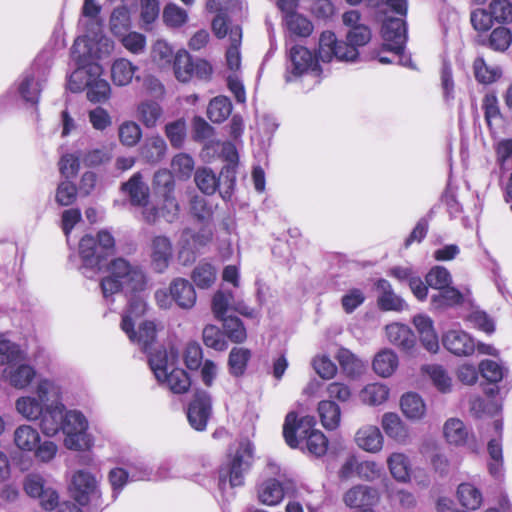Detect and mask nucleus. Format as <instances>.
Masks as SVG:
<instances>
[{
	"mask_svg": "<svg viewBox=\"0 0 512 512\" xmlns=\"http://www.w3.org/2000/svg\"><path fill=\"white\" fill-rule=\"evenodd\" d=\"M62 389L53 380H38L34 394L21 396L15 401L16 412L29 422H39L41 432L47 437L57 434L61 417Z\"/></svg>",
	"mask_w": 512,
	"mask_h": 512,
	"instance_id": "f257e3e1",
	"label": "nucleus"
},
{
	"mask_svg": "<svg viewBox=\"0 0 512 512\" xmlns=\"http://www.w3.org/2000/svg\"><path fill=\"white\" fill-rule=\"evenodd\" d=\"M106 270L108 274L100 283L106 299L121 291H141L146 285V276L142 268L125 258L118 257L111 260Z\"/></svg>",
	"mask_w": 512,
	"mask_h": 512,
	"instance_id": "f03ea898",
	"label": "nucleus"
},
{
	"mask_svg": "<svg viewBox=\"0 0 512 512\" xmlns=\"http://www.w3.org/2000/svg\"><path fill=\"white\" fill-rule=\"evenodd\" d=\"M177 361L178 352L174 348L158 350L149 356V366L156 380L173 393L182 394L189 390L191 380L183 369L175 368Z\"/></svg>",
	"mask_w": 512,
	"mask_h": 512,
	"instance_id": "7ed1b4c3",
	"label": "nucleus"
},
{
	"mask_svg": "<svg viewBox=\"0 0 512 512\" xmlns=\"http://www.w3.org/2000/svg\"><path fill=\"white\" fill-rule=\"evenodd\" d=\"M103 68L98 62L82 64L72 72L68 87L72 92L87 90V98L93 103H104L110 99L111 86L102 77Z\"/></svg>",
	"mask_w": 512,
	"mask_h": 512,
	"instance_id": "20e7f679",
	"label": "nucleus"
},
{
	"mask_svg": "<svg viewBox=\"0 0 512 512\" xmlns=\"http://www.w3.org/2000/svg\"><path fill=\"white\" fill-rule=\"evenodd\" d=\"M114 247V238L108 231H100L97 238L84 236L79 242L80 272L87 278H93L102 269L106 256L114 252Z\"/></svg>",
	"mask_w": 512,
	"mask_h": 512,
	"instance_id": "39448f33",
	"label": "nucleus"
},
{
	"mask_svg": "<svg viewBox=\"0 0 512 512\" xmlns=\"http://www.w3.org/2000/svg\"><path fill=\"white\" fill-rule=\"evenodd\" d=\"M114 42L102 34L99 29H88L86 34L78 37L72 47V56L77 66L90 64L112 54Z\"/></svg>",
	"mask_w": 512,
	"mask_h": 512,
	"instance_id": "423d86ee",
	"label": "nucleus"
},
{
	"mask_svg": "<svg viewBox=\"0 0 512 512\" xmlns=\"http://www.w3.org/2000/svg\"><path fill=\"white\" fill-rule=\"evenodd\" d=\"M57 422V433L60 430L64 433V445L67 449L80 451L90 447L91 440L87 433L88 421L81 412L65 411V406L61 402V417Z\"/></svg>",
	"mask_w": 512,
	"mask_h": 512,
	"instance_id": "0eeeda50",
	"label": "nucleus"
},
{
	"mask_svg": "<svg viewBox=\"0 0 512 512\" xmlns=\"http://www.w3.org/2000/svg\"><path fill=\"white\" fill-rule=\"evenodd\" d=\"M252 460L253 445L247 440L239 442L229 463L220 470V488L225 489L227 485L231 488L243 485L244 473L250 468Z\"/></svg>",
	"mask_w": 512,
	"mask_h": 512,
	"instance_id": "6e6552de",
	"label": "nucleus"
},
{
	"mask_svg": "<svg viewBox=\"0 0 512 512\" xmlns=\"http://www.w3.org/2000/svg\"><path fill=\"white\" fill-rule=\"evenodd\" d=\"M155 301L161 309H171L175 303L183 310H190L196 304V291L193 285L184 278H175L168 289H158L155 292Z\"/></svg>",
	"mask_w": 512,
	"mask_h": 512,
	"instance_id": "1a4fd4ad",
	"label": "nucleus"
},
{
	"mask_svg": "<svg viewBox=\"0 0 512 512\" xmlns=\"http://www.w3.org/2000/svg\"><path fill=\"white\" fill-rule=\"evenodd\" d=\"M383 38V49L394 52L399 58L400 65L410 66L411 59L402 54L407 40L406 23L401 18L386 19L381 29Z\"/></svg>",
	"mask_w": 512,
	"mask_h": 512,
	"instance_id": "9d476101",
	"label": "nucleus"
},
{
	"mask_svg": "<svg viewBox=\"0 0 512 512\" xmlns=\"http://www.w3.org/2000/svg\"><path fill=\"white\" fill-rule=\"evenodd\" d=\"M358 50L337 39L332 31H324L319 37L318 59L324 63L333 60L353 62L358 57Z\"/></svg>",
	"mask_w": 512,
	"mask_h": 512,
	"instance_id": "9b49d317",
	"label": "nucleus"
},
{
	"mask_svg": "<svg viewBox=\"0 0 512 512\" xmlns=\"http://www.w3.org/2000/svg\"><path fill=\"white\" fill-rule=\"evenodd\" d=\"M315 424L313 416H304L297 420L295 412L288 413L283 426V436L286 443L291 448L304 450V442L312 432L317 430L314 428Z\"/></svg>",
	"mask_w": 512,
	"mask_h": 512,
	"instance_id": "f8f14e48",
	"label": "nucleus"
},
{
	"mask_svg": "<svg viewBox=\"0 0 512 512\" xmlns=\"http://www.w3.org/2000/svg\"><path fill=\"white\" fill-rule=\"evenodd\" d=\"M212 241V232L209 229H200L194 232L190 228L181 231L177 245L179 259L186 264L195 259L196 252Z\"/></svg>",
	"mask_w": 512,
	"mask_h": 512,
	"instance_id": "ddd939ff",
	"label": "nucleus"
},
{
	"mask_svg": "<svg viewBox=\"0 0 512 512\" xmlns=\"http://www.w3.org/2000/svg\"><path fill=\"white\" fill-rule=\"evenodd\" d=\"M288 58L289 65L287 67L286 74L287 81H292L293 78L308 72L319 75L320 70L317 58L306 47L301 45H295L291 47L289 50Z\"/></svg>",
	"mask_w": 512,
	"mask_h": 512,
	"instance_id": "4468645a",
	"label": "nucleus"
},
{
	"mask_svg": "<svg viewBox=\"0 0 512 512\" xmlns=\"http://www.w3.org/2000/svg\"><path fill=\"white\" fill-rule=\"evenodd\" d=\"M69 490L75 501L83 506L99 496L98 481L93 474L83 469L72 474Z\"/></svg>",
	"mask_w": 512,
	"mask_h": 512,
	"instance_id": "2eb2a0df",
	"label": "nucleus"
},
{
	"mask_svg": "<svg viewBox=\"0 0 512 512\" xmlns=\"http://www.w3.org/2000/svg\"><path fill=\"white\" fill-rule=\"evenodd\" d=\"M157 204H150L142 210L143 220L147 223H155L157 219L163 218L171 223L175 221L179 213V204L173 194L157 195Z\"/></svg>",
	"mask_w": 512,
	"mask_h": 512,
	"instance_id": "dca6fc26",
	"label": "nucleus"
},
{
	"mask_svg": "<svg viewBox=\"0 0 512 512\" xmlns=\"http://www.w3.org/2000/svg\"><path fill=\"white\" fill-rule=\"evenodd\" d=\"M379 499L377 489L361 484L351 487L343 495V502L347 507L364 512H374L371 508L379 502Z\"/></svg>",
	"mask_w": 512,
	"mask_h": 512,
	"instance_id": "f3484780",
	"label": "nucleus"
},
{
	"mask_svg": "<svg viewBox=\"0 0 512 512\" xmlns=\"http://www.w3.org/2000/svg\"><path fill=\"white\" fill-rule=\"evenodd\" d=\"M149 257L153 270L157 273H164L173 258L171 239L164 235L152 237L149 244Z\"/></svg>",
	"mask_w": 512,
	"mask_h": 512,
	"instance_id": "a211bd4d",
	"label": "nucleus"
},
{
	"mask_svg": "<svg viewBox=\"0 0 512 512\" xmlns=\"http://www.w3.org/2000/svg\"><path fill=\"white\" fill-rule=\"evenodd\" d=\"M211 413L212 403L210 395L203 391L197 392L187 411L190 425L197 431L205 430Z\"/></svg>",
	"mask_w": 512,
	"mask_h": 512,
	"instance_id": "6ab92c4d",
	"label": "nucleus"
},
{
	"mask_svg": "<svg viewBox=\"0 0 512 512\" xmlns=\"http://www.w3.org/2000/svg\"><path fill=\"white\" fill-rule=\"evenodd\" d=\"M495 437L491 438L487 444L489 454L488 470L492 477L500 479L504 475V459L502 449V429L501 420H495L493 423Z\"/></svg>",
	"mask_w": 512,
	"mask_h": 512,
	"instance_id": "aec40b11",
	"label": "nucleus"
},
{
	"mask_svg": "<svg viewBox=\"0 0 512 512\" xmlns=\"http://www.w3.org/2000/svg\"><path fill=\"white\" fill-rule=\"evenodd\" d=\"M45 71L38 64H34L21 77L18 92L23 100L35 104L38 102Z\"/></svg>",
	"mask_w": 512,
	"mask_h": 512,
	"instance_id": "412c9836",
	"label": "nucleus"
},
{
	"mask_svg": "<svg viewBox=\"0 0 512 512\" xmlns=\"http://www.w3.org/2000/svg\"><path fill=\"white\" fill-rule=\"evenodd\" d=\"M381 427L386 436L397 444L406 446L411 443L410 429L397 413H384L381 418Z\"/></svg>",
	"mask_w": 512,
	"mask_h": 512,
	"instance_id": "4be33fe9",
	"label": "nucleus"
},
{
	"mask_svg": "<svg viewBox=\"0 0 512 512\" xmlns=\"http://www.w3.org/2000/svg\"><path fill=\"white\" fill-rule=\"evenodd\" d=\"M354 442L361 450L377 454L383 449L384 436L376 425L365 424L355 432Z\"/></svg>",
	"mask_w": 512,
	"mask_h": 512,
	"instance_id": "5701e85b",
	"label": "nucleus"
},
{
	"mask_svg": "<svg viewBox=\"0 0 512 512\" xmlns=\"http://www.w3.org/2000/svg\"><path fill=\"white\" fill-rule=\"evenodd\" d=\"M442 343L449 352L456 356H469L476 348L471 336L459 329L447 331L442 337Z\"/></svg>",
	"mask_w": 512,
	"mask_h": 512,
	"instance_id": "b1692460",
	"label": "nucleus"
},
{
	"mask_svg": "<svg viewBox=\"0 0 512 512\" xmlns=\"http://www.w3.org/2000/svg\"><path fill=\"white\" fill-rule=\"evenodd\" d=\"M388 341L399 347L404 352H411L416 345V338L413 331L406 324L391 323L385 327Z\"/></svg>",
	"mask_w": 512,
	"mask_h": 512,
	"instance_id": "393cba45",
	"label": "nucleus"
},
{
	"mask_svg": "<svg viewBox=\"0 0 512 512\" xmlns=\"http://www.w3.org/2000/svg\"><path fill=\"white\" fill-rule=\"evenodd\" d=\"M413 324L419 333L423 347L430 353H437L439 340L434 329L433 320L425 314H418L413 317Z\"/></svg>",
	"mask_w": 512,
	"mask_h": 512,
	"instance_id": "a878e982",
	"label": "nucleus"
},
{
	"mask_svg": "<svg viewBox=\"0 0 512 512\" xmlns=\"http://www.w3.org/2000/svg\"><path fill=\"white\" fill-rule=\"evenodd\" d=\"M386 465L391 477L398 483L407 484L411 481V462L404 452H393L388 455Z\"/></svg>",
	"mask_w": 512,
	"mask_h": 512,
	"instance_id": "bb28decb",
	"label": "nucleus"
},
{
	"mask_svg": "<svg viewBox=\"0 0 512 512\" xmlns=\"http://www.w3.org/2000/svg\"><path fill=\"white\" fill-rule=\"evenodd\" d=\"M128 478L133 481L150 480L151 471L143 464L135 466L133 470L126 471L123 468H114L109 473V481L114 492H119L126 484Z\"/></svg>",
	"mask_w": 512,
	"mask_h": 512,
	"instance_id": "cd10ccee",
	"label": "nucleus"
},
{
	"mask_svg": "<svg viewBox=\"0 0 512 512\" xmlns=\"http://www.w3.org/2000/svg\"><path fill=\"white\" fill-rule=\"evenodd\" d=\"M122 190L129 196L130 202L134 206L142 207V210L146 206L150 205L149 188L143 182L141 173L137 172L122 185Z\"/></svg>",
	"mask_w": 512,
	"mask_h": 512,
	"instance_id": "c85d7f7f",
	"label": "nucleus"
},
{
	"mask_svg": "<svg viewBox=\"0 0 512 512\" xmlns=\"http://www.w3.org/2000/svg\"><path fill=\"white\" fill-rule=\"evenodd\" d=\"M399 366L398 355L389 348L381 349L372 360V369L379 377H391Z\"/></svg>",
	"mask_w": 512,
	"mask_h": 512,
	"instance_id": "c756f323",
	"label": "nucleus"
},
{
	"mask_svg": "<svg viewBox=\"0 0 512 512\" xmlns=\"http://www.w3.org/2000/svg\"><path fill=\"white\" fill-rule=\"evenodd\" d=\"M167 144L159 135H151L146 137L140 147V157L147 163H159L165 156Z\"/></svg>",
	"mask_w": 512,
	"mask_h": 512,
	"instance_id": "7c9ffc66",
	"label": "nucleus"
},
{
	"mask_svg": "<svg viewBox=\"0 0 512 512\" xmlns=\"http://www.w3.org/2000/svg\"><path fill=\"white\" fill-rule=\"evenodd\" d=\"M135 117L144 127L154 128L163 117V109L154 100H143L136 106Z\"/></svg>",
	"mask_w": 512,
	"mask_h": 512,
	"instance_id": "2f4dec72",
	"label": "nucleus"
},
{
	"mask_svg": "<svg viewBox=\"0 0 512 512\" xmlns=\"http://www.w3.org/2000/svg\"><path fill=\"white\" fill-rule=\"evenodd\" d=\"M40 440L39 431L29 424L19 425L13 433V443L22 452H33Z\"/></svg>",
	"mask_w": 512,
	"mask_h": 512,
	"instance_id": "473e14b6",
	"label": "nucleus"
},
{
	"mask_svg": "<svg viewBox=\"0 0 512 512\" xmlns=\"http://www.w3.org/2000/svg\"><path fill=\"white\" fill-rule=\"evenodd\" d=\"M390 395V388L381 382H373L365 385L359 392L360 401L368 406H380L384 404Z\"/></svg>",
	"mask_w": 512,
	"mask_h": 512,
	"instance_id": "72a5a7b5",
	"label": "nucleus"
},
{
	"mask_svg": "<svg viewBox=\"0 0 512 512\" xmlns=\"http://www.w3.org/2000/svg\"><path fill=\"white\" fill-rule=\"evenodd\" d=\"M443 434L447 443L457 447L467 445L470 436L464 422L458 418H449L444 423Z\"/></svg>",
	"mask_w": 512,
	"mask_h": 512,
	"instance_id": "f704fd0d",
	"label": "nucleus"
},
{
	"mask_svg": "<svg viewBox=\"0 0 512 512\" xmlns=\"http://www.w3.org/2000/svg\"><path fill=\"white\" fill-rule=\"evenodd\" d=\"M317 413L322 426L327 430H335L341 423V409L332 400H321L317 405Z\"/></svg>",
	"mask_w": 512,
	"mask_h": 512,
	"instance_id": "c9c22d12",
	"label": "nucleus"
},
{
	"mask_svg": "<svg viewBox=\"0 0 512 512\" xmlns=\"http://www.w3.org/2000/svg\"><path fill=\"white\" fill-rule=\"evenodd\" d=\"M138 70L131 61L125 58L116 59L110 69L111 80L114 85L124 87L132 82V79Z\"/></svg>",
	"mask_w": 512,
	"mask_h": 512,
	"instance_id": "e433bc0d",
	"label": "nucleus"
},
{
	"mask_svg": "<svg viewBox=\"0 0 512 512\" xmlns=\"http://www.w3.org/2000/svg\"><path fill=\"white\" fill-rule=\"evenodd\" d=\"M377 289L379 290L378 305L382 310L401 311L405 307L404 300L396 295L392 290L391 284L385 280L380 279L377 282Z\"/></svg>",
	"mask_w": 512,
	"mask_h": 512,
	"instance_id": "4c0bfd02",
	"label": "nucleus"
},
{
	"mask_svg": "<svg viewBox=\"0 0 512 512\" xmlns=\"http://www.w3.org/2000/svg\"><path fill=\"white\" fill-rule=\"evenodd\" d=\"M259 501L267 506L279 504L284 497L282 484L276 479H267L257 488Z\"/></svg>",
	"mask_w": 512,
	"mask_h": 512,
	"instance_id": "58836bf2",
	"label": "nucleus"
},
{
	"mask_svg": "<svg viewBox=\"0 0 512 512\" xmlns=\"http://www.w3.org/2000/svg\"><path fill=\"white\" fill-rule=\"evenodd\" d=\"M343 372L350 378L360 377L366 369V363L346 348H340L336 354Z\"/></svg>",
	"mask_w": 512,
	"mask_h": 512,
	"instance_id": "ea45409f",
	"label": "nucleus"
},
{
	"mask_svg": "<svg viewBox=\"0 0 512 512\" xmlns=\"http://www.w3.org/2000/svg\"><path fill=\"white\" fill-rule=\"evenodd\" d=\"M430 301L433 309L442 310L460 305L463 302V294L455 287L448 286L432 294Z\"/></svg>",
	"mask_w": 512,
	"mask_h": 512,
	"instance_id": "a19ab883",
	"label": "nucleus"
},
{
	"mask_svg": "<svg viewBox=\"0 0 512 512\" xmlns=\"http://www.w3.org/2000/svg\"><path fill=\"white\" fill-rule=\"evenodd\" d=\"M403 414L410 420H420L426 413V405L423 399L416 393L404 394L400 400Z\"/></svg>",
	"mask_w": 512,
	"mask_h": 512,
	"instance_id": "79ce46f5",
	"label": "nucleus"
},
{
	"mask_svg": "<svg viewBox=\"0 0 512 512\" xmlns=\"http://www.w3.org/2000/svg\"><path fill=\"white\" fill-rule=\"evenodd\" d=\"M125 334L132 343L139 345L146 352L156 339V325L152 321H144L139 325L138 331L131 328L130 334Z\"/></svg>",
	"mask_w": 512,
	"mask_h": 512,
	"instance_id": "37998d69",
	"label": "nucleus"
},
{
	"mask_svg": "<svg viewBox=\"0 0 512 512\" xmlns=\"http://www.w3.org/2000/svg\"><path fill=\"white\" fill-rule=\"evenodd\" d=\"M422 372L429 377L439 392L449 393L452 391V378L441 365H425L422 367Z\"/></svg>",
	"mask_w": 512,
	"mask_h": 512,
	"instance_id": "c03bdc74",
	"label": "nucleus"
},
{
	"mask_svg": "<svg viewBox=\"0 0 512 512\" xmlns=\"http://www.w3.org/2000/svg\"><path fill=\"white\" fill-rule=\"evenodd\" d=\"M242 41V28H230V42L226 51V62L230 70H238L241 66L240 45Z\"/></svg>",
	"mask_w": 512,
	"mask_h": 512,
	"instance_id": "a18cd8bd",
	"label": "nucleus"
},
{
	"mask_svg": "<svg viewBox=\"0 0 512 512\" xmlns=\"http://www.w3.org/2000/svg\"><path fill=\"white\" fill-rule=\"evenodd\" d=\"M191 279L200 289L211 287L217 279L216 267L206 261H200L192 271Z\"/></svg>",
	"mask_w": 512,
	"mask_h": 512,
	"instance_id": "49530a36",
	"label": "nucleus"
},
{
	"mask_svg": "<svg viewBox=\"0 0 512 512\" xmlns=\"http://www.w3.org/2000/svg\"><path fill=\"white\" fill-rule=\"evenodd\" d=\"M172 46L163 39L156 40L151 47V59L159 68H169L175 61Z\"/></svg>",
	"mask_w": 512,
	"mask_h": 512,
	"instance_id": "de8ad7c7",
	"label": "nucleus"
},
{
	"mask_svg": "<svg viewBox=\"0 0 512 512\" xmlns=\"http://www.w3.org/2000/svg\"><path fill=\"white\" fill-rule=\"evenodd\" d=\"M221 154L225 161H227V165L225 166V170L227 175H231L229 181L225 184L226 188L224 191H221L222 197L225 199L230 196L231 190L233 189L235 182V168L238 163V153L236 147L231 143H225L222 146Z\"/></svg>",
	"mask_w": 512,
	"mask_h": 512,
	"instance_id": "09e8293b",
	"label": "nucleus"
},
{
	"mask_svg": "<svg viewBox=\"0 0 512 512\" xmlns=\"http://www.w3.org/2000/svg\"><path fill=\"white\" fill-rule=\"evenodd\" d=\"M5 372L7 373L6 377L9 383L17 389L26 388L36 375L34 368L27 364L10 367Z\"/></svg>",
	"mask_w": 512,
	"mask_h": 512,
	"instance_id": "8fccbe9b",
	"label": "nucleus"
},
{
	"mask_svg": "<svg viewBox=\"0 0 512 512\" xmlns=\"http://www.w3.org/2000/svg\"><path fill=\"white\" fill-rule=\"evenodd\" d=\"M457 498L460 504L469 510H477L483 502L481 491L470 483H462L458 486Z\"/></svg>",
	"mask_w": 512,
	"mask_h": 512,
	"instance_id": "3c124183",
	"label": "nucleus"
},
{
	"mask_svg": "<svg viewBox=\"0 0 512 512\" xmlns=\"http://www.w3.org/2000/svg\"><path fill=\"white\" fill-rule=\"evenodd\" d=\"M142 138V129L132 120L123 121L118 127L119 142L128 148L135 147Z\"/></svg>",
	"mask_w": 512,
	"mask_h": 512,
	"instance_id": "603ef678",
	"label": "nucleus"
},
{
	"mask_svg": "<svg viewBox=\"0 0 512 512\" xmlns=\"http://www.w3.org/2000/svg\"><path fill=\"white\" fill-rule=\"evenodd\" d=\"M232 111V104L225 96H218L212 99L207 108L208 118L214 123L225 121Z\"/></svg>",
	"mask_w": 512,
	"mask_h": 512,
	"instance_id": "864d4df0",
	"label": "nucleus"
},
{
	"mask_svg": "<svg viewBox=\"0 0 512 512\" xmlns=\"http://www.w3.org/2000/svg\"><path fill=\"white\" fill-rule=\"evenodd\" d=\"M193 66L194 61L186 50L176 52L173 67L179 81L187 82L193 77Z\"/></svg>",
	"mask_w": 512,
	"mask_h": 512,
	"instance_id": "5fc2aeb1",
	"label": "nucleus"
},
{
	"mask_svg": "<svg viewBox=\"0 0 512 512\" xmlns=\"http://www.w3.org/2000/svg\"><path fill=\"white\" fill-rule=\"evenodd\" d=\"M146 312V303L141 298H134L130 301L128 309L124 313L121 321V329L124 333L131 332L135 321Z\"/></svg>",
	"mask_w": 512,
	"mask_h": 512,
	"instance_id": "6e6d98bb",
	"label": "nucleus"
},
{
	"mask_svg": "<svg viewBox=\"0 0 512 512\" xmlns=\"http://www.w3.org/2000/svg\"><path fill=\"white\" fill-rule=\"evenodd\" d=\"M195 183L204 194L212 195L220 186L219 178L207 167L199 168L195 172Z\"/></svg>",
	"mask_w": 512,
	"mask_h": 512,
	"instance_id": "4d7b16f0",
	"label": "nucleus"
},
{
	"mask_svg": "<svg viewBox=\"0 0 512 512\" xmlns=\"http://www.w3.org/2000/svg\"><path fill=\"white\" fill-rule=\"evenodd\" d=\"M251 352L244 347H234L230 351L228 365L230 373L234 376H241L245 372Z\"/></svg>",
	"mask_w": 512,
	"mask_h": 512,
	"instance_id": "13d9d810",
	"label": "nucleus"
},
{
	"mask_svg": "<svg viewBox=\"0 0 512 512\" xmlns=\"http://www.w3.org/2000/svg\"><path fill=\"white\" fill-rule=\"evenodd\" d=\"M501 405L496 400H484L479 396L470 399V413L476 418H484L497 414Z\"/></svg>",
	"mask_w": 512,
	"mask_h": 512,
	"instance_id": "bf43d9fd",
	"label": "nucleus"
},
{
	"mask_svg": "<svg viewBox=\"0 0 512 512\" xmlns=\"http://www.w3.org/2000/svg\"><path fill=\"white\" fill-rule=\"evenodd\" d=\"M512 43V32L501 25L493 29L488 38V46L497 52L506 51Z\"/></svg>",
	"mask_w": 512,
	"mask_h": 512,
	"instance_id": "052dcab7",
	"label": "nucleus"
},
{
	"mask_svg": "<svg viewBox=\"0 0 512 512\" xmlns=\"http://www.w3.org/2000/svg\"><path fill=\"white\" fill-rule=\"evenodd\" d=\"M131 25L130 13L127 7H116L110 17V29L115 36L123 35Z\"/></svg>",
	"mask_w": 512,
	"mask_h": 512,
	"instance_id": "680f3d73",
	"label": "nucleus"
},
{
	"mask_svg": "<svg viewBox=\"0 0 512 512\" xmlns=\"http://www.w3.org/2000/svg\"><path fill=\"white\" fill-rule=\"evenodd\" d=\"M285 17V23L290 33L308 37L313 31V25L309 19L298 13H292Z\"/></svg>",
	"mask_w": 512,
	"mask_h": 512,
	"instance_id": "e2e57ef3",
	"label": "nucleus"
},
{
	"mask_svg": "<svg viewBox=\"0 0 512 512\" xmlns=\"http://www.w3.org/2000/svg\"><path fill=\"white\" fill-rule=\"evenodd\" d=\"M163 21L170 28H179L188 21V13L177 4L169 3L163 9Z\"/></svg>",
	"mask_w": 512,
	"mask_h": 512,
	"instance_id": "0e129e2a",
	"label": "nucleus"
},
{
	"mask_svg": "<svg viewBox=\"0 0 512 512\" xmlns=\"http://www.w3.org/2000/svg\"><path fill=\"white\" fill-rule=\"evenodd\" d=\"M488 9L496 23L504 25L512 22V2L510 0H492Z\"/></svg>",
	"mask_w": 512,
	"mask_h": 512,
	"instance_id": "69168bd1",
	"label": "nucleus"
},
{
	"mask_svg": "<svg viewBox=\"0 0 512 512\" xmlns=\"http://www.w3.org/2000/svg\"><path fill=\"white\" fill-rule=\"evenodd\" d=\"M426 284L435 290L446 288L452 283L450 272L443 266H435L427 273Z\"/></svg>",
	"mask_w": 512,
	"mask_h": 512,
	"instance_id": "338daca9",
	"label": "nucleus"
},
{
	"mask_svg": "<svg viewBox=\"0 0 512 512\" xmlns=\"http://www.w3.org/2000/svg\"><path fill=\"white\" fill-rule=\"evenodd\" d=\"M479 372L488 382L498 383L504 378L507 370L500 363L486 359L480 362Z\"/></svg>",
	"mask_w": 512,
	"mask_h": 512,
	"instance_id": "774afa93",
	"label": "nucleus"
}]
</instances>
